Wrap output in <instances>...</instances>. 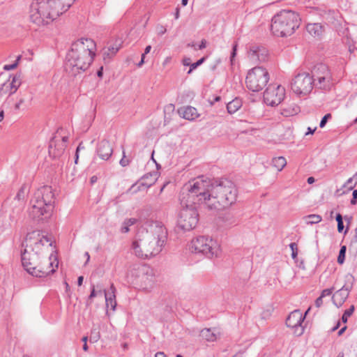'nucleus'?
I'll return each instance as SVG.
<instances>
[{
	"label": "nucleus",
	"mask_w": 357,
	"mask_h": 357,
	"mask_svg": "<svg viewBox=\"0 0 357 357\" xmlns=\"http://www.w3.org/2000/svg\"><path fill=\"white\" fill-rule=\"evenodd\" d=\"M183 202H202L210 210H224L236 203L238 190L226 178L204 180L203 176L183 185Z\"/></svg>",
	"instance_id": "1"
},
{
	"label": "nucleus",
	"mask_w": 357,
	"mask_h": 357,
	"mask_svg": "<svg viewBox=\"0 0 357 357\" xmlns=\"http://www.w3.org/2000/svg\"><path fill=\"white\" fill-rule=\"evenodd\" d=\"M96 48V45L91 38H82L74 42L66 56V71L76 76L86 70L93 61Z\"/></svg>",
	"instance_id": "2"
},
{
	"label": "nucleus",
	"mask_w": 357,
	"mask_h": 357,
	"mask_svg": "<svg viewBox=\"0 0 357 357\" xmlns=\"http://www.w3.org/2000/svg\"><path fill=\"white\" fill-rule=\"evenodd\" d=\"M167 239V231L161 222L155 221L146 231L142 238L132 243L135 255L146 259L159 254Z\"/></svg>",
	"instance_id": "3"
},
{
	"label": "nucleus",
	"mask_w": 357,
	"mask_h": 357,
	"mask_svg": "<svg viewBox=\"0 0 357 357\" xmlns=\"http://www.w3.org/2000/svg\"><path fill=\"white\" fill-rule=\"evenodd\" d=\"M75 0H33L30 6V20L38 25L48 24L66 12Z\"/></svg>",
	"instance_id": "4"
},
{
	"label": "nucleus",
	"mask_w": 357,
	"mask_h": 357,
	"mask_svg": "<svg viewBox=\"0 0 357 357\" xmlns=\"http://www.w3.org/2000/svg\"><path fill=\"white\" fill-rule=\"evenodd\" d=\"M55 195L51 186L38 188L31 199L29 216L36 222H43L50 218L54 208Z\"/></svg>",
	"instance_id": "5"
},
{
	"label": "nucleus",
	"mask_w": 357,
	"mask_h": 357,
	"mask_svg": "<svg viewBox=\"0 0 357 357\" xmlns=\"http://www.w3.org/2000/svg\"><path fill=\"white\" fill-rule=\"evenodd\" d=\"M300 23L301 18L298 13L291 10H282L273 17L271 30L276 36L287 37L294 33Z\"/></svg>",
	"instance_id": "6"
},
{
	"label": "nucleus",
	"mask_w": 357,
	"mask_h": 357,
	"mask_svg": "<svg viewBox=\"0 0 357 357\" xmlns=\"http://www.w3.org/2000/svg\"><path fill=\"white\" fill-rule=\"evenodd\" d=\"M21 261L26 271L34 277H45L56 271L53 266L45 264L43 258L32 253L27 248L21 251Z\"/></svg>",
	"instance_id": "7"
},
{
	"label": "nucleus",
	"mask_w": 357,
	"mask_h": 357,
	"mask_svg": "<svg viewBox=\"0 0 357 357\" xmlns=\"http://www.w3.org/2000/svg\"><path fill=\"white\" fill-rule=\"evenodd\" d=\"M183 187L182 188L179 199L182 208L181 209L178 220L177 227L178 229L186 231L195 228L199 220V214L196 208L197 204H203L202 202H183Z\"/></svg>",
	"instance_id": "8"
},
{
	"label": "nucleus",
	"mask_w": 357,
	"mask_h": 357,
	"mask_svg": "<svg viewBox=\"0 0 357 357\" xmlns=\"http://www.w3.org/2000/svg\"><path fill=\"white\" fill-rule=\"evenodd\" d=\"M52 242L50 239L41 234L40 231H33L26 234L24 241L22 243V247L27 248L33 254H36L44 259L46 264L53 266L54 262H48L45 250L48 246H52Z\"/></svg>",
	"instance_id": "9"
},
{
	"label": "nucleus",
	"mask_w": 357,
	"mask_h": 357,
	"mask_svg": "<svg viewBox=\"0 0 357 357\" xmlns=\"http://www.w3.org/2000/svg\"><path fill=\"white\" fill-rule=\"evenodd\" d=\"M190 250L193 253L201 254L211 259L214 257H218L220 246L211 238L200 236L192 240Z\"/></svg>",
	"instance_id": "10"
},
{
	"label": "nucleus",
	"mask_w": 357,
	"mask_h": 357,
	"mask_svg": "<svg viewBox=\"0 0 357 357\" xmlns=\"http://www.w3.org/2000/svg\"><path fill=\"white\" fill-rule=\"evenodd\" d=\"M269 80V74L263 67H255L248 71L245 83L248 89L257 92L262 90Z\"/></svg>",
	"instance_id": "11"
},
{
	"label": "nucleus",
	"mask_w": 357,
	"mask_h": 357,
	"mask_svg": "<svg viewBox=\"0 0 357 357\" xmlns=\"http://www.w3.org/2000/svg\"><path fill=\"white\" fill-rule=\"evenodd\" d=\"M310 77L312 78L315 87L329 90L332 86V76L328 66L324 63L315 65L311 70Z\"/></svg>",
	"instance_id": "12"
},
{
	"label": "nucleus",
	"mask_w": 357,
	"mask_h": 357,
	"mask_svg": "<svg viewBox=\"0 0 357 357\" xmlns=\"http://www.w3.org/2000/svg\"><path fill=\"white\" fill-rule=\"evenodd\" d=\"M314 86L312 78L308 73H298L291 82V90L298 95H307Z\"/></svg>",
	"instance_id": "13"
},
{
	"label": "nucleus",
	"mask_w": 357,
	"mask_h": 357,
	"mask_svg": "<svg viewBox=\"0 0 357 357\" xmlns=\"http://www.w3.org/2000/svg\"><path fill=\"white\" fill-rule=\"evenodd\" d=\"M285 96V89L283 86L269 85L264 93V101L270 106L278 105Z\"/></svg>",
	"instance_id": "14"
},
{
	"label": "nucleus",
	"mask_w": 357,
	"mask_h": 357,
	"mask_svg": "<svg viewBox=\"0 0 357 357\" xmlns=\"http://www.w3.org/2000/svg\"><path fill=\"white\" fill-rule=\"evenodd\" d=\"M354 281V277L351 274L347 273L345 275L344 284L342 287L341 289L337 290L332 297L333 304L337 307L342 306L347 299L349 295V292L353 288Z\"/></svg>",
	"instance_id": "15"
},
{
	"label": "nucleus",
	"mask_w": 357,
	"mask_h": 357,
	"mask_svg": "<svg viewBox=\"0 0 357 357\" xmlns=\"http://www.w3.org/2000/svg\"><path fill=\"white\" fill-rule=\"evenodd\" d=\"M134 272H137L138 274L137 278L141 282V286L146 289L154 282V274L153 269L148 266H137V268H134L130 271V274L134 275Z\"/></svg>",
	"instance_id": "16"
},
{
	"label": "nucleus",
	"mask_w": 357,
	"mask_h": 357,
	"mask_svg": "<svg viewBox=\"0 0 357 357\" xmlns=\"http://www.w3.org/2000/svg\"><path fill=\"white\" fill-rule=\"evenodd\" d=\"M310 310V308L309 307L304 315L298 310H296L291 312L286 319L287 326L299 329L300 331L298 332V335L303 334L304 328L301 324L305 319V316L308 313Z\"/></svg>",
	"instance_id": "17"
},
{
	"label": "nucleus",
	"mask_w": 357,
	"mask_h": 357,
	"mask_svg": "<svg viewBox=\"0 0 357 357\" xmlns=\"http://www.w3.org/2000/svg\"><path fill=\"white\" fill-rule=\"evenodd\" d=\"M248 54L250 59L261 62L266 61L268 51L263 46L252 45L249 47Z\"/></svg>",
	"instance_id": "18"
},
{
	"label": "nucleus",
	"mask_w": 357,
	"mask_h": 357,
	"mask_svg": "<svg viewBox=\"0 0 357 357\" xmlns=\"http://www.w3.org/2000/svg\"><path fill=\"white\" fill-rule=\"evenodd\" d=\"M158 177V172H152L146 174L142 177V180H148L146 182H142L140 185L137 186V183L133 184L128 190V192L136 193L139 191L141 186H145L146 188H150L156 181Z\"/></svg>",
	"instance_id": "19"
},
{
	"label": "nucleus",
	"mask_w": 357,
	"mask_h": 357,
	"mask_svg": "<svg viewBox=\"0 0 357 357\" xmlns=\"http://www.w3.org/2000/svg\"><path fill=\"white\" fill-rule=\"evenodd\" d=\"M113 153V148L108 140L103 139L98 142L96 147L97 155L103 160H108Z\"/></svg>",
	"instance_id": "20"
},
{
	"label": "nucleus",
	"mask_w": 357,
	"mask_h": 357,
	"mask_svg": "<svg viewBox=\"0 0 357 357\" xmlns=\"http://www.w3.org/2000/svg\"><path fill=\"white\" fill-rule=\"evenodd\" d=\"M65 143L59 142L55 139V137H53L49 145V154L54 158H58L62 156L65 152L66 148Z\"/></svg>",
	"instance_id": "21"
},
{
	"label": "nucleus",
	"mask_w": 357,
	"mask_h": 357,
	"mask_svg": "<svg viewBox=\"0 0 357 357\" xmlns=\"http://www.w3.org/2000/svg\"><path fill=\"white\" fill-rule=\"evenodd\" d=\"M19 77V76L15 75L13 77L10 82H6L2 84L0 88V97L6 93H8L9 96H10L16 92L21 84Z\"/></svg>",
	"instance_id": "22"
},
{
	"label": "nucleus",
	"mask_w": 357,
	"mask_h": 357,
	"mask_svg": "<svg viewBox=\"0 0 357 357\" xmlns=\"http://www.w3.org/2000/svg\"><path fill=\"white\" fill-rule=\"evenodd\" d=\"M122 41L121 40H116L115 43L105 47L102 50V59L105 63L110 62L111 59L116 55L119 49L121 47Z\"/></svg>",
	"instance_id": "23"
},
{
	"label": "nucleus",
	"mask_w": 357,
	"mask_h": 357,
	"mask_svg": "<svg viewBox=\"0 0 357 357\" xmlns=\"http://www.w3.org/2000/svg\"><path fill=\"white\" fill-rule=\"evenodd\" d=\"M178 112L180 116L189 121H193L199 116L197 109L192 106L181 107Z\"/></svg>",
	"instance_id": "24"
},
{
	"label": "nucleus",
	"mask_w": 357,
	"mask_h": 357,
	"mask_svg": "<svg viewBox=\"0 0 357 357\" xmlns=\"http://www.w3.org/2000/svg\"><path fill=\"white\" fill-rule=\"evenodd\" d=\"M307 31L314 37H319L324 31V26L320 23L307 24L306 26Z\"/></svg>",
	"instance_id": "25"
},
{
	"label": "nucleus",
	"mask_w": 357,
	"mask_h": 357,
	"mask_svg": "<svg viewBox=\"0 0 357 357\" xmlns=\"http://www.w3.org/2000/svg\"><path fill=\"white\" fill-rule=\"evenodd\" d=\"M215 331V328H204L200 331L199 335L207 341L213 342L217 338Z\"/></svg>",
	"instance_id": "26"
},
{
	"label": "nucleus",
	"mask_w": 357,
	"mask_h": 357,
	"mask_svg": "<svg viewBox=\"0 0 357 357\" xmlns=\"http://www.w3.org/2000/svg\"><path fill=\"white\" fill-rule=\"evenodd\" d=\"M242 106V100L240 98H236L231 102L227 104V109L229 114H234Z\"/></svg>",
	"instance_id": "27"
},
{
	"label": "nucleus",
	"mask_w": 357,
	"mask_h": 357,
	"mask_svg": "<svg viewBox=\"0 0 357 357\" xmlns=\"http://www.w3.org/2000/svg\"><path fill=\"white\" fill-rule=\"evenodd\" d=\"M111 289L112 290V294L108 295L105 291V302H106V306L107 307H109V306H111V308L112 310H114L116 306V302L115 300V295L114 294V287L113 284L111 287Z\"/></svg>",
	"instance_id": "28"
},
{
	"label": "nucleus",
	"mask_w": 357,
	"mask_h": 357,
	"mask_svg": "<svg viewBox=\"0 0 357 357\" xmlns=\"http://www.w3.org/2000/svg\"><path fill=\"white\" fill-rule=\"evenodd\" d=\"M286 164V159L282 156L276 157L272 160L273 166L278 171H281L285 167Z\"/></svg>",
	"instance_id": "29"
},
{
	"label": "nucleus",
	"mask_w": 357,
	"mask_h": 357,
	"mask_svg": "<svg viewBox=\"0 0 357 357\" xmlns=\"http://www.w3.org/2000/svg\"><path fill=\"white\" fill-rule=\"evenodd\" d=\"M305 222L307 225H313L319 223L321 221L322 218L319 215L311 214L304 217Z\"/></svg>",
	"instance_id": "30"
},
{
	"label": "nucleus",
	"mask_w": 357,
	"mask_h": 357,
	"mask_svg": "<svg viewBox=\"0 0 357 357\" xmlns=\"http://www.w3.org/2000/svg\"><path fill=\"white\" fill-rule=\"evenodd\" d=\"M298 111L299 107L296 105H294L293 107L283 108L282 109L281 114L285 116H290L297 114Z\"/></svg>",
	"instance_id": "31"
},
{
	"label": "nucleus",
	"mask_w": 357,
	"mask_h": 357,
	"mask_svg": "<svg viewBox=\"0 0 357 357\" xmlns=\"http://www.w3.org/2000/svg\"><path fill=\"white\" fill-rule=\"evenodd\" d=\"M357 184V173L354 174V176L349 178L347 182L344 184L343 187L347 188V190H351Z\"/></svg>",
	"instance_id": "32"
},
{
	"label": "nucleus",
	"mask_w": 357,
	"mask_h": 357,
	"mask_svg": "<svg viewBox=\"0 0 357 357\" xmlns=\"http://www.w3.org/2000/svg\"><path fill=\"white\" fill-rule=\"evenodd\" d=\"M100 337V331L98 328H94L91 331L89 340L91 342H96Z\"/></svg>",
	"instance_id": "33"
},
{
	"label": "nucleus",
	"mask_w": 357,
	"mask_h": 357,
	"mask_svg": "<svg viewBox=\"0 0 357 357\" xmlns=\"http://www.w3.org/2000/svg\"><path fill=\"white\" fill-rule=\"evenodd\" d=\"M222 220L225 222L226 226H231L232 225L236 224V222L235 218L229 213L225 214L222 217Z\"/></svg>",
	"instance_id": "34"
},
{
	"label": "nucleus",
	"mask_w": 357,
	"mask_h": 357,
	"mask_svg": "<svg viewBox=\"0 0 357 357\" xmlns=\"http://www.w3.org/2000/svg\"><path fill=\"white\" fill-rule=\"evenodd\" d=\"M347 247L346 245H342L340 250L339 251V255L337 257V263L340 264H342L345 260Z\"/></svg>",
	"instance_id": "35"
},
{
	"label": "nucleus",
	"mask_w": 357,
	"mask_h": 357,
	"mask_svg": "<svg viewBox=\"0 0 357 357\" xmlns=\"http://www.w3.org/2000/svg\"><path fill=\"white\" fill-rule=\"evenodd\" d=\"M355 310L354 305H351L350 307L346 310L342 317V321L343 323H347L348 318L353 314Z\"/></svg>",
	"instance_id": "36"
},
{
	"label": "nucleus",
	"mask_w": 357,
	"mask_h": 357,
	"mask_svg": "<svg viewBox=\"0 0 357 357\" xmlns=\"http://www.w3.org/2000/svg\"><path fill=\"white\" fill-rule=\"evenodd\" d=\"M336 221L337 222V231L338 232H342L344 229L343 218L340 213H337L335 216Z\"/></svg>",
	"instance_id": "37"
},
{
	"label": "nucleus",
	"mask_w": 357,
	"mask_h": 357,
	"mask_svg": "<svg viewBox=\"0 0 357 357\" xmlns=\"http://www.w3.org/2000/svg\"><path fill=\"white\" fill-rule=\"evenodd\" d=\"M26 186L24 185H22L21 187V188L19 190L17 194L16 195L15 199L19 201L24 200L26 197Z\"/></svg>",
	"instance_id": "38"
},
{
	"label": "nucleus",
	"mask_w": 357,
	"mask_h": 357,
	"mask_svg": "<svg viewBox=\"0 0 357 357\" xmlns=\"http://www.w3.org/2000/svg\"><path fill=\"white\" fill-rule=\"evenodd\" d=\"M206 60V57H202L199 59L196 62L190 64V68L188 72V74H190L193 70L196 69L198 66L202 65Z\"/></svg>",
	"instance_id": "39"
},
{
	"label": "nucleus",
	"mask_w": 357,
	"mask_h": 357,
	"mask_svg": "<svg viewBox=\"0 0 357 357\" xmlns=\"http://www.w3.org/2000/svg\"><path fill=\"white\" fill-rule=\"evenodd\" d=\"M98 293L96 292L95 289V286L93 284L91 286V294L88 297V299L86 301V306H89L92 303V299L95 298L97 296Z\"/></svg>",
	"instance_id": "40"
},
{
	"label": "nucleus",
	"mask_w": 357,
	"mask_h": 357,
	"mask_svg": "<svg viewBox=\"0 0 357 357\" xmlns=\"http://www.w3.org/2000/svg\"><path fill=\"white\" fill-rule=\"evenodd\" d=\"M237 47H238V44L237 43H234L233 46H232V50L231 52V55H230V62H231V64L233 65L234 64V59L236 56V52H237Z\"/></svg>",
	"instance_id": "41"
},
{
	"label": "nucleus",
	"mask_w": 357,
	"mask_h": 357,
	"mask_svg": "<svg viewBox=\"0 0 357 357\" xmlns=\"http://www.w3.org/2000/svg\"><path fill=\"white\" fill-rule=\"evenodd\" d=\"M289 247L291 250V257L293 259L296 258L298 255V246L296 243H291Z\"/></svg>",
	"instance_id": "42"
},
{
	"label": "nucleus",
	"mask_w": 357,
	"mask_h": 357,
	"mask_svg": "<svg viewBox=\"0 0 357 357\" xmlns=\"http://www.w3.org/2000/svg\"><path fill=\"white\" fill-rule=\"evenodd\" d=\"M20 59H21V56H18L17 58V60L15 61V63H13V64H10V65H5L3 66V69L5 70H11L15 69L17 66L18 61H19V60H20Z\"/></svg>",
	"instance_id": "43"
},
{
	"label": "nucleus",
	"mask_w": 357,
	"mask_h": 357,
	"mask_svg": "<svg viewBox=\"0 0 357 357\" xmlns=\"http://www.w3.org/2000/svg\"><path fill=\"white\" fill-rule=\"evenodd\" d=\"M331 118V114H326V115H324L319 123V127L324 128L326 126L328 120L330 119Z\"/></svg>",
	"instance_id": "44"
},
{
	"label": "nucleus",
	"mask_w": 357,
	"mask_h": 357,
	"mask_svg": "<svg viewBox=\"0 0 357 357\" xmlns=\"http://www.w3.org/2000/svg\"><path fill=\"white\" fill-rule=\"evenodd\" d=\"M333 289H334L333 287H332L331 289H325L321 291L320 296H322L323 298L326 296H330L332 294Z\"/></svg>",
	"instance_id": "45"
},
{
	"label": "nucleus",
	"mask_w": 357,
	"mask_h": 357,
	"mask_svg": "<svg viewBox=\"0 0 357 357\" xmlns=\"http://www.w3.org/2000/svg\"><path fill=\"white\" fill-rule=\"evenodd\" d=\"M130 160L126 158L125 153L123 152V156L121 159L119 163L122 167H126L129 165Z\"/></svg>",
	"instance_id": "46"
},
{
	"label": "nucleus",
	"mask_w": 357,
	"mask_h": 357,
	"mask_svg": "<svg viewBox=\"0 0 357 357\" xmlns=\"http://www.w3.org/2000/svg\"><path fill=\"white\" fill-rule=\"evenodd\" d=\"M357 204V190H354L352 192V199H351V204L356 205Z\"/></svg>",
	"instance_id": "47"
},
{
	"label": "nucleus",
	"mask_w": 357,
	"mask_h": 357,
	"mask_svg": "<svg viewBox=\"0 0 357 357\" xmlns=\"http://www.w3.org/2000/svg\"><path fill=\"white\" fill-rule=\"evenodd\" d=\"M323 304V297L319 296L315 301V305L317 307H320Z\"/></svg>",
	"instance_id": "48"
},
{
	"label": "nucleus",
	"mask_w": 357,
	"mask_h": 357,
	"mask_svg": "<svg viewBox=\"0 0 357 357\" xmlns=\"http://www.w3.org/2000/svg\"><path fill=\"white\" fill-rule=\"evenodd\" d=\"M206 46V41L205 39H202L201 43L198 46L199 50L204 49Z\"/></svg>",
	"instance_id": "49"
},
{
	"label": "nucleus",
	"mask_w": 357,
	"mask_h": 357,
	"mask_svg": "<svg viewBox=\"0 0 357 357\" xmlns=\"http://www.w3.org/2000/svg\"><path fill=\"white\" fill-rule=\"evenodd\" d=\"M24 102V99L21 98L18 102H17L15 105V109H20L21 105Z\"/></svg>",
	"instance_id": "50"
},
{
	"label": "nucleus",
	"mask_w": 357,
	"mask_h": 357,
	"mask_svg": "<svg viewBox=\"0 0 357 357\" xmlns=\"http://www.w3.org/2000/svg\"><path fill=\"white\" fill-rule=\"evenodd\" d=\"M183 64L184 66H190V58H185L183 60Z\"/></svg>",
	"instance_id": "51"
},
{
	"label": "nucleus",
	"mask_w": 357,
	"mask_h": 357,
	"mask_svg": "<svg viewBox=\"0 0 357 357\" xmlns=\"http://www.w3.org/2000/svg\"><path fill=\"white\" fill-rule=\"evenodd\" d=\"M179 16H180V8L178 6L176 8V12L174 13V17H175V19L177 20L179 18Z\"/></svg>",
	"instance_id": "52"
},
{
	"label": "nucleus",
	"mask_w": 357,
	"mask_h": 357,
	"mask_svg": "<svg viewBox=\"0 0 357 357\" xmlns=\"http://www.w3.org/2000/svg\"><path fill=\"white\" fill-rule=\"evenodd\" d=\"M97 75L98 77H102L103 75V67H100V69L97 71Z\"/></svg>",
	"instance_id": "53"
},
{
	"label": "nucleus",
	"mask_w": 357,
	"mask_h": 357,
	"mask_svg": "<svg viewBox=\"0 0 357 357\" xmlns=\"http://www.w3.org/2000/svg\"><path fill=\"white\" fill-rule=\"evenodd\" d=\"M144 54H142L140 61L137 63L138 67L142 66V65L144 63Z\"/></svg>",
	"instance_id": "54"
},
{
	"label": "nucleus",
	"mask_w": 357,
	"mask_h": 357,
	"mask_svg": "<svg viewBox=\"0 0 357 357\" xmlns=\"http://www.w3.org/2000/svg\"><path fill=\"white\" fill-rule=\"evenodd\" d=\"M151 50V45H148L146 47L145 50H144V52L143 54H144V56H146V54H149Z\"/></svg>",
	"instance_id": "55"
},
{
	"label": "nucleus",
	"mask_w": 357,
	"mask_h": 357,
	"mask_svg": "<svg viewBox=\"0 0 357 357\" xmlns=\"http://www.w3.org/2000/svg\"><path fill=\"white\" fill-rule=\"evenodd\" d=\"M84 277L83 276H79L77 278V284L78 286H81L83 283Z\"/></svg>",
	"instance_id": "56"
},
{
	"label": "nucleus",
	"mask_w": 357,
	"mask_h": 357,
	"mask_svg": "<svg viewBox=\"0 0 357 357\" xmlns=\"http://www.w3.org/2000/svg\"><path fill=\"white\" fill-rule=\"evenodd\" d=\"M316 129H317V128L312 129L310 127H308L307 132L305 133V135L313 134L314 132V131L316 130Z\"/></svg>",
	"instance_id": "57"
},
{
	"label": "nucleus",
	"mask_w": 357,
	"mask_h": 357,
	"mask_svg": "<svg viewBox=\"0 0 357 357\" xmlns=\"http://www.w3.org/2000/svg\"><path fill=\"white\" fill-rule=\"evenodd\" d=\"M314 181H315V179H314V177L310 176V177L307 178V182L309 184H312Z\"/></svg>",
	"instance_id": "58"
},
{
	"label": "nucleus",
	"mask_w": 357,
	"mask_h": 357,
	"mask_svg": "<svg viewBox=\"0 0 357 357\" xmlns=\"http://www.w3.org/2000/svg\"><path fill=\"white\" fill-rule=\"evenodd\" d=\"M347 329V326H344L342 327L337 333V335L339 336L342 335L343 334V333L346 331Z\"/></svg>",
	"instance_id": "59"
},
{
	"label": "nucleus",
	"mask_w": 357,
	"mask_h": 357,
	"mask_svg": "<svg viewBox=\"0 0 357 357\" xmlns=\"http://www.w3.org/2000/svg\"><path fill=\"white\" fill-rule=\"evenodd\" d=\"M155 357H166V355L163 352H157Z\"/></svg>",
	"instance_id": "60"
},
{
	"label": "nucleus",
	"mask_w": 357,
	"mask_h": 357,
	"mask_svg": "<svg viewBox=\"0 0 357 357\" xmlns=\"http://www.w3.org/2000/svg\"><path fill=\"white\" fill-rule=\"evenodd\" d=\"M84 256L86 257V262H85L84 265H86V264H87V263L89 261V260H90V255H89V252H86L84 253Z\"/></svg>",
	"instance_id": "61"
},
{
	"label": "nucleus",
	"mask_w": 357,
	"mask_h": 357,
	"mask_svg": "<svg viewBox=\"0 0 357 357\" xmlns=\"http://www.w3.org/2000/svg\"><path fill=\"white\" fill-rule=\"evenodd\" d=\"M68 137L64 136L62 137V139L61 141H58L59 142H63L66 145L67 141H68Z\"/></svg>",
	"instance_id": "62"
},
{
	"label": "nucleus",
	"mask_w": 357,
	"mask_h": 357,
	"mask_svg": "<svg viewBox=\"0 0 357 357\" xmlns=\"http://www.w3.org/2000/svg\"><path fill=\"white\" fill-rule=\"evenodd\" d=\"M97 181V176H93L91 178L90 181L91 183H94Z\"/></svg>",
	"instance_id": "63"
},
{
	"label": "nucleus",
	"mask_w": 357,
	"mask_h": 357,
	"mask_svg": "<svg viewBox=\"0 0 357 357\" xmlns=\"http://www.w3.org/2000/svg\"><path fill=\"white\" fill-rule=\"evenodd\" d=\"M187 46L193 47L195 50H197L196 45L194 43H188Z\"/></svg>",
	"instance_id": "64"
}]
</instances>
